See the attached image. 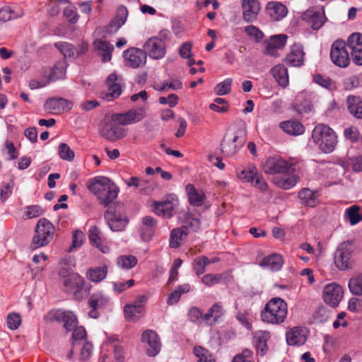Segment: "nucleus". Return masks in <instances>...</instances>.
Wrapping results in <instances>:
<instances>
[{"instance_id": "1", "label": "nucleus", "mask_w": 362, "mask_h": 362, "mask_svg": "<svg viewBox=\"0 0 362 362\" xmlns=\"http://www.w3.org/2000/svg\"><path fill=\"white\" fill-rule=\"evenodd\" d=\"M88 188L98 197L100 203L105 206H108L115 200L119 192L115 185L106 177H95Z\"/></svg>"}, {"instance_id": "2", "label": "nucleus", "mask_w": 362, "mask_h": 362, "mask_svg": "<svg viewBox=\"0 0 362 362\" xmlns=\"http://www.w3.org/2000/svg\"><path fill=\"white\" fill-rule=\"evenodd\" d=\"M313 142L325 153L332 152L337 144V136L334 131L324 124L316 125L312 132Z\"/></svg>"}, {"instance_id": "3", "label": "nucleus", "mask_w": 362, "mask_h": 362, "mask_svg": "<svg viewBox=\"0 0 362 362\" xmlns=\"http://www.w3.org/2000/svg\"><path fill=\"white\" fill-rule=\"evenodd\" d=\"M287 313L286 303L280 298H274L266 304L262 311L261 317L263 322L279 324L284 321Z\"/></svg>"}, {"instance_id": "4", "label": "nucleus", "mask_w": 362, "mask_h": 362, "mask_svg": "<svg viewBox=\"0 0 362 362\" xmlns=\"http://www.w3.org/2000/svg\"><path fill=\"white\" fill-rule=\"evenodd\" d=\"M262 170L267 175L284 174L295 171V165L289 163L280 156L267 157L261 164Z\"/></svg>"}, {"instance_id": "5", "label": "nucleus", "mask_w": 362, "mask_h": 362, "mask_svg": "<svg viewBox=\"0 0 362 362\" xmlns=\"http://www.w3.org/2000/svg\"><path fill=\"white\" fill-rule=\"evenodd\" d=\"M245 141V133L243 130L228 132L221 144L222 152L228 156L235 155Z\"/></svg>"}, {"instance_id": "6", "label": "nucleus", "mask_w": 362, "mask_h": 362, "mask_svg": "<svg viewBox=\"0 0 362 362\" xmlns=\"http://www.w3.org/2000/svg\"><path fill=\"white\" fill-rule=\"evenodd\" d=\"M105 218L112 231L123 230L129 222L122 205L109 207L105 214Z\"/></svg>"}, {"instance_id": "7", "label": "nucleus", "mask_w": 362, "mask_h": 362, "mask_svg": "<svg viewBox=\"0 0 362 362\" xmlns=\"http://www.w3.org/2000/svg\"><path fill=\"white\" fill-rule=\"evenodd\" d=\"M352 253V243L351 241L341 243L334 253V262L335 266L341 271L351 268L354 263Z\"/></svg>"}, {"instance_id": "8", "label": "nucleus", "mask_w": 362, "mask_h": 362, "mask_svg": "<svg viewBox=\"0 0 362 362\" xmlns=\"http://www.w3.org/2000/svg\"><path fill=\"white\" fill-rule=\"evenodd\" d=\"M330 59L333 64L339 67L346 68L349 65L350 58L344 41L338 40L332 43Z\"/></svg>"}, {"instance_id": "9", "label": "nucleus", "mask_w": 362, "mask_h": 362, "mask_svg": "<svg viewBox=\"0 0 362 362\" xmlns=\"http://www.w3.org/2000/svg\"><path fill=\"white\" fill-rule=\"evenodd\" d=\"M62 284L65 293L74 295V298L78 300L83 298L82 291L85 280L78 274L72 273L71 275L63 277Z\"/></svg>"}, {"instance_id": "10", "label": "nucleus", "mask_w": 362, "mask_h": 362, "mask_svg": "<svg viewBox=\"0 0 362 362\" xmlns=\"http://www.w3.org/2000/svg\"><path fill=\"white\" fill-rule=\"evenodd\" d=\"M99 132L103 138L110 141L120 139L125 136V129L113 119L103 121Z\"/></svg>"}, {"instance_id": "11", "label": "nucleus", "mask_w": 362, "mask_h": 362, "mask_svg": "<svg viewBox=\"0 0 362 362\" xmlns=\"http://www.w3.org/2000/svg\"><path fill=\"white\" fill-rule=\"evenodd\" d=\"M47 320L62 322L67 332L71 331L78 323L76 316L73 312L61 310H50L47 313Z\"/></svg>"}, {"instance_id": "12", "label": "nucleus", "mask_w": 362, "mask_h": 362, "mask_svg": "<svg viewBox=\"0 0 362 362\" xmlns=\"http://www.w3.org/2000/svg\"><path fill=\"white\" fill-rule=\"evenodd\" d=\"M322 297L327 305L335 308L344 297V289L337 283L328 284L323 288Z\"/></svg>"}, {"instance_id": "13", "label": "nucleus", "mask_w": 362, "mask_h": 362, "mask_svg": "<svg viewBox=\"0 0 362 362\" xmlns=\"http://www.w3.org/2000/svg\"><path fill=\"white\" fill-rule=\"evenodd\" d=\"M124 64L126 66L136 69L146 63V55L141 49L132 47L123 53Z\"/></svg>"}, {"instance_id": "14", "label": "nucleus", "mask_w": 362, "mask_h": 362, "mask_svg": "<svg viewBox=\"0 0 362 362\" xmlns=\"http://www.w3.org/2000/svg\"><path fill=\"white\" fill-rule=\"evenodd\" d=\"M177 204V199L175 197L170 196L165 200L155 202L153 211L158 216L170 218L174 215Z\"/></svg>"}, {"instance_id": "15", "label": "nucleus", "mask_w": 362, "mask_h": 362, "mask_svg": "<svg viewBox=\"0 0 362 362\" xmlns=\"http://www.w3.org/2000/svg\"><path fill=\"white\" fill-rule=\"evenodd\" d=\"M144 51L146 55H148L151 59H160L166 54V47L163 42H160L156 37H151L144 43Z\"/></svg>"}, {"instance_id": "16", "label": "nucleus", "mask_w": 362, "mask_h": 362, "mask_svg": "<svg viewBox=\"0 0 362 362\" xmlns=\"http://www.w3.org/2000/svg\"><path fill=\"white\" fill-rule=\"evenodd\" d=\"M141 341L147 345L146 354L148 356H155L160 352L161 343L155 331L152 329L144 331L141 335Z\"/></svg>"}, {"instance_id": "17", "label": "nucleus", "mask_w": 362, "mask_h": 362, "mask_svg": "<svg viewBox=\"0 0 362 362\" xmlns=\"http://www.w3.org/2000/svg\"><path fill=\"white\" fill-rule=\"evenodd\" d=\"M347 45L351 50L353 62L357 65H362V34H351L347 40Z\"/></svg>"}, {"instance_id": "18", "label": "nucleus", "mask_w": 362, "mask_h": 362, "mask_svg": "<svg viewBox=\"0 0 362 362\" xmlns=\"http://www.w3.org/2000/svg\"><path fill=\"white\" fill-rule=\"evenodd\" d=\"M308 330L303 327H293L286 334V342L289 346H300L307 341Z\"/></svg>"}, {"instance_id": "19", "label": "nucleus", "mask_w": 362, "mask_h": 362, "mask_svg": "<svg viewBox=\"0 0 362 362\" xmlns=\"http://www.w3.org/2000/svg\"><path fill=\"white\" fill-rule=\"evenodd\" d=\"M121 78L116 74H110L106 80V85L108 88L107 92L103 94L102 98L107 100L111 101L118 98L122 93Z\"/></svg>"}, {"instance_id": "20", "label": "nucleus", "mask_w": 362, "mask_h": 362, "mask_svg": "<svg viewBox=\"0 0 362 362\" xmlns=\"http://www.w3.org/2000/svg\"><path fill=\"white\" fill-rule=\"evenodd\" d=\"M287 38V35L284 34L271 36L269 40L264 43V52L271 57H277L279 49L284 47Z\"/></svg>"}, {"instance_id": "21", "label": "nucleus", "mask_w": 362, "mask_h": 362, "mask_svg": "<svg viewBox=\"0 0 362 362\" xmlns=\"http://www.w3.org/2000/svg\"><path fill=\"white\" fill-rule=\"evenodd\" d=\"M144 108L133 109L124 114L113 115V119L120 125H128L141 121L145 117Z\"/></svg>"}, {"instance_id": "22", "label": "nucleus", "mask_w": 362, "mask_h": 362, "mask_svg": "<svg viewBox=\"0 0 362 362\" xmlns=\"http://www.w3.org/2000/svg\"><path fill=\"white\" fill-rule=\"evenodd\" d=\"M302 17L304 21L310 24L313 30L320 29L326 20L322 8H310L303 14Z\"/></svg>"}, {"instance_id": "23", "label": "nucleus", "mask_w": 362, "mask_h": 362, "mask_svg": "<svg viewBox=\"0 0 362 362\" xmlns=\"http://www.w3.org/2000/svg\"><path fill=\"white\" fill-rule=\"evenodd\" d=\"M243 18L247 23H252L257 18L260 11L258 0H242Z\"/></svg>"}, {"instance_id": "24", "label": "nucleus", "mask_w": 362, "mask_h": 362, "mask_svg": "<svg viewBox=\"0 0 362 362\" xmlns=\"http://www.w3.org/2000/svg\"><path fill=\"white\" fill-rule=\"evenodd\" d=\"M71 108V103L62 98H52L47 100V112L59 114Z\"/></svg>"}, {"instance_id": "25", "label": "nucleus", "mask_w": 362, "mask_h": 362, "mask_svg": "<svg viewBox=\"0 0 362 362\" xmlns=\"http://www.w3.org/2000/svg\"><path fill=\"white\" fill-rule=\"evenodd\" d=\"M94 49L99 55L102 57L103 62H110L112 59V53L114 50V46L106 40L96 39L93 43Z\"/></svg>"}, {"instance_id": "26", "label": "nucleus", "mask_w": 362, "mask_h": 362, "mask_svg": "<svg viewBox=\"0 0 362 362\" xmlns=\"http://www.w3.org/2000/svg\"><path fill=\"white\" fill-rule=\"evenodd\" d=\"M270 338V334L267 331L259 330L253 334V343L255 346L257 354L264 356L267 352V341Z\"/></svg>"}, {"instance_id": "27", "label": "nucleus", "mask_w": 362, "mask_h": 362, "mask_svg": "<svg viewBox=\"0 0 362 362\" xmlns=\"http://www.w3.org/2000/svg\"><path fill=\"white\" fill-rule=\"evenodd\" d=\"M266 10L271 19L274 21L281 20L287 14L286 7L283 4L277 1L267 3Z\"/></svg>"}, {"instance_id": "28", "label": "nucleus", "mask_w": 362, "mask_h": 362, "mask_svg": "<svg viewBox=\"0 0 362 362\" xmlns=\"http://www.w3.org/2000/svg\"><path fill=\"white\" fill-rule=\"evenodd\" d=\"M304 55L303 47L295 44L291 47L290 53L287 54L286 62L291 66H300L304 63Z\"/></svg>"}, {"instance_id": "29", "label": "nucleus", "mask_w": 362, "mask_h": 362, "mask_svg": "<svg viewBox=\"0 0 362 362\" xmlns=\"http://www.w3.org/2000/svg\"><path fill=\"white\" fill-rule=\"evenodd\" d=\"M269 72L279 86L286 88L288 85V69L285 65L281 64L275 65Z\"/></svg>"}, {"instance_id": "30", "label": "nucleus", "mask_w": 362, "mask_h": 362, "mask_svg": "<svg viewBox=\"0 0 362 362\" xmlns=\"http://www.w3.org/2000/svg\"><path fill=\"white\" fill-rule=\"evenodd\" d=\"M238 177L243 182L250 183L251 185L255 182L257 177L261 174L259 173L256 166L252 164H248L244 169L236 171Z\"/></svg>"}, {"instance_id": "31", "label": "nucleus", "mask_w": 362, "mask_h": 362, "mask_svg": "<svg viewBox=\"0 0 362 362\" xmlns=\"http://www.w3.org/2000/svg\"><path fill=\"white\" fill-rule=\"evenodd\" d=\"M279 127L285 133L293 136L301 135L305 132L304 126L296 119L281 122Z\"/></svg>"}, {"instance_id": "32", "label": "nucleus", "mask_w": 362, "mask_h": 362, "mask_svg": "<svg viewBox=\"0 0 362 362\" xmlns=\"http://www.w3.org/2000/svg\"><path fill=\"white\" fill-rule=\"evenodd\" d=\"M188 235L187 226L176 228L171 230L169 246L171 248L179 247Z\"/></svg>"}, {"instance_id": "33", "label": "nucleus", "mask_w": 362, "mask_h": 362, "mask_svg": "<svg viewBox=\"0 0 362 362\" xmlns=\"http://www.w3.org/2000/svg\"><path fill=\"white\" fill-rule=\"evenodd\" d=\"M88 238L90 244L98 248L103 253H107L109 252V247L103 244L101 232L97 226H91L89 228Z\"/></svg>"}, {"instance_id": "34", "label": "nucleus", "mask_w": 362, "mask_h": 362, "mask_svg": "<svg viewBox=\"0 0 362 362\" xmlns=\"http://www.w3.org/2000/svg\"><path fill=\"white\" fill-rule=\"evenodd\" d=\"M45 242V218H40L35 227V235L32 241V247L37 249L44 245Z\"/></svg>"}, {"instance_id": "35", "label": "nucleus", "mask_w": 362, "mask_h": 362, "mask_svg": "<svg viewBox=\"0 0 362 362\" xmlns=\"http://www.w3.org/2000/svg\"><path fill=\"white\" fill-rule=\"evenodd\" d=\"M128 15L127 10L124 6H120L117 10V14L109 23L108 32H117L126 22Z\"/></svg>"}, {"instance_id": "36", "label": "nucleus", "mask_w": 362, "mask_h": 362, "mask_svg": "<svg viewBox=\"0 0 362 362\" xmlns=\"http://www.w3.org/2000/svg\"><path fill=\"white\" fill-rule=\"evenodd\" d=\"M283 264L282 257L279 255L273 254L263 258L259 265L272 271H279L281 269Z\"/></svg>"}, {"instance_id": "37", "label": "nucleus", "mask_w": 362, "mask_h": 362, "mask_svg": "<svg viewBox=\"0 0 362 362\" xmlns=\"http://www.w3.org/2000/svg\"><path fill=\"white\" fill-rule=\"evenodd\" d=\"M186 192L187 193L189 203L194 206H200L204 204L205 199L204 193L202 190H197L190 184L187 185Z\"/></svg>"}, {"instance_id": "38", "label": "nucleus", "mask_w": 362, "mask_h": 362, "mask_svg": "<svg viewBox=\"0 0 362 362\" xmlns=\"http://www.w3.org/2000/svg\"><path fill=\"white\" fill-rule=\"evenodd\" d=\"M66 66L67 64L64 59L59 60L56 62L50 71L49 77L47 78V83L48 81H55L64 78Z\"/></svg>"}, {"instance_id": "39", "label": "nucleus", "mask_w": 362, "mask_h": 362, "mask_svg": "<svg viewBox=\"0 0 362 362\" xmlns=\"http://www.w3.org/2000/svg\"><path fill=\"white\" fill-rule=\"evenodd\" d=\"M347 107L350 114L357 119H362V99L360 97L349 96Z\"/></svg>"}, {"instance_id": "40", "label": "nucleus", "mask_w": 362, "mask_h": 362, "mask_svg": "<svg viewBox=\"0 0 362 362\" xmlns=\"http://www.w3.org/2000/svg\"><path fill=\"white\" fill-rule=\"evenodd\" d=\"M59 275L61 277H65L74 273L76 267L75 259L71 256H66L59 261Z\"/></svg>"}, {"instance_id": "41", "label": "nucleus", "mask_w": 362, "mask_h": 362, "mask_svg": "<svg viewBox=\"0 0 362 362\" xmlns=\"http://www.w3.org/2000/svg\"><path fill=\"white\" fill-rule=\"evenodd\" d=\"M225 310L221 303H214L209 310V311L204 315V320L209 324L216 322L222 315H223Z\"/></svg>"}, {"instance_id": "42", "label": "nucleus", "mask_w": 362, "mask_h": 362, "mask_svg": "<svg viewBox=\"0 0 362 362\" xmlns=\"http://www.w3.org/2000/svg\"><path fill=\"white\" fill-rule=\"evenodd\" d=\"M110 303V298L102 293H93L88 300V305L90 308L103 309L107 307Z\"/></svg>"}, {"instance_id": "43", "label": "nucleus", "mask_w": 362, "mask_h": 362, "mask_svg": "<svg viewBox=\"0 0 362 362\" xmlns=\"http://www.w3.org/2000/svg\"><path fill=\"white\" fill-rule=\"evenodd\" d=\"M107 274V267L104 265L103 267L90 268L86 273V276L90 281L98 283L105 279Z\"/></svg>"}, {"instance_id": "44", "label": "nucleus", "mask_w": 362, "mask_h": 362, "mask_svg": "<svg viewBox=\"0 0 362 362\" xmlns=\"http://www.w3.org/2000/svg\"><path fill=\"white\" fill-rule=\"evenodd\" d=\"M298 197L304 204L308 206L313 207L318 202L316 193L308 188L301 189L298 193Z\"/></svg>"}, {"instance_id": "45", "label": "nucleus", "mask_w": 362, "mask_h": 362, "mask_svg": "<svg viewBox=\"0 0 362 362\" xmlns=\"http://www.w3.org/2000/svg\"><path fill=\"white\" fill-rule=\"evenodd\" d=\"M298 181L299 177L293 174L286 178H275L274 183L284 189H290L293 188Z\"/></svg>"}, {"instance_id": "46", "label": "nucleus", "mask_w": 362, "mask_h": 362, "mask_svg": "<svg viewBox=\"0 0 362 362\" xmlns=\"http://www.w3.org/2000/svg\"><path fill=\"white\" fill-rule=\"evenodd\" d=\"M360 208L356 205L351 206L345 211V218L354 226L362 220V216L359 214Z\"/></svg>"}, {"instance_id": "47", "label": "nucleus", "mask_w": 362, "mask_h": 362, "mask_svg": "<svg viewBox=\"0 0 362 362\" xmlns=\"http://www.w3.org/2000/svg\"><path fill=\"white\" fill-rule=\"evenodd\" d=\"M71 331H73V332L71 340V344L74 347L86 341L87 334L86 331L83 327L76 326Z\"/></svg>"}, {"instance_id": "48", "label": "nucleus", "mask_w": 362, "mask_h": 362, "mask_svg": "<svg viewBox=\"0 0 362 362\" xmlns=\"http://www.w3.org/2000/svg\"><path fill=\"white\" fill-rule=\"evenodd\" d=\"M348 287L352 294L362 296V274L350 279Z\"/></svg>"}, {"instance_id": "49", "label": "nucleus", "mask_w": 362, "mask_h": 362, "mask_svg": "<svg viewBox=\"0 0 362 362\" xmlns=\"http://www.w3.org/2000/svg\"><path fill=\"white\" fill-rule=\"evenodd\" d=\"M142 310L139 305H136L134 303L127 304L124 308L125 317L128 320L135 321L139 319V315Z\"/></svg>"}, {"instance_id": "50", "label": "nucleus", "mask_w": 362, "mask_h": 362, "mask_svg": "<svg viewBox=\"0 0 362 362\" xmlns=\"http://www.w3.org/2000/svg\"><path fill=\"white\" fill-rule=\"evenodd\" d=\"M195 356L198 358L197 362H215L211 353L202 346H196L193 349Z\"/></svg>"}, {"instance_id": "51", "label": "nucleus", "mask_w": 362, "mask_h": 362, "mask_svg": "<svg viewBox=\"0 0 362 362\" xmlns=\"http://www.w3.org/2000/svg\"><path fill=\"white\" fill-rule=\"evenodd\" d=\"M138 263L137 258L133 255H123L117 259V265L123 269H130Z\"/></svg>"}, {"instance_id": "52", "label": "nucleus", "mask_w": 362, "mask_h": 362, "mask_svg": "<svg viewBox=\"0 0 362 362\" xmlns=\"http://www.w3.org/2000/svg\"><path fill=\"white\" fill-rule=\"evenodd\" d=\"M86 239L85 234L80 230L74 231L72 235V243L69 248L67 250L69 252H71L81 247Z\"/></svg>"}, {"instance_id": "53", "label": "nucleus", "mask_w": 362, "mask_h": 362, "mask_svg": "<svg viewBox=\"0 0 362 362\" xmlns=\"http://www.w3.org/2000/svg\"><path fill=\"white\" fill-rule=\"evenodd\" d=\"M54 45L64 57H74L76 49L71 43L67 42H58L54 43Z\"/></svg>"}, {"instance_id": "54", "label": "nucleus", "mask_w": 362, "mask_h": 362, "mask_svg": "<svg viewBox=\"0 0 362 362\" xmlns=\"http://www.w3.org/2000/svg\"><path fill=\"white\" fill-rule=\"evenodd\" d=\"M66 4H69L68 0H49L47 11L49 15L56 16Z\"/></svg>"}, {"instance_id": "55", "label": "nucleus", "mask_w": 362, "mask_h": 362, "mask_svg": "<svg viewBox=\"0 0 362 362\" xmlns=\"http://www.w3.org/2000/svg\"><path fill=\"white\" fill-rule=\"evenodd\" d=\"M58 154L62 160L67 161H72L75 156L74 152L66 143L59 144L58 147Z\"/></svg>"}, {"instance_id": "56", "label": "nucleus", "mask_w": 362, "mask_h": 362, "mask_svg": "<svg viewBox=\"0 0 362 362\" xmlns=\"http://www.w3.org/2000/svg\"><path fill=\"white\" fill-rule=\"evenodd\" d=\"M206 256L202 255L197 257L192 262L193 270L197 276L204 274L206 271Z\"/></svg>"}, {"instance_id": "57", "label": "nucleus", "mask_w": 362, "mask_h": 362, "mask_svg": "<svg viewBox=\"0 0 362 362\" xmlns=\"http://www.w3.org/2000/svg\"><path fill=\"white\" fill-rule=\"evenodd\" d=\"M245 33L256 42H260L264 38V33L256 26L248 25L245 27Z\"/></svg>"}, {"instance_id": "58", "label": "nucleus", "mask_w": 362, "mask_h": 362, "mask_svg": "<svg viewBox=\"0 0 362 362\" xmlns=\"http://www.w3.org/2000/svg\"><path fill=\"white\" fill-rule=\"evenodd\" d=\"M64 16L71 24L77 23L79 16L77 13L76 8L74 6L69 4L64 8Z\"/></svg>"}, {"instance_id": "59", "label": "nucleus", "mask_w": 362, "mask_h": 362, "mask_svg": "<svg viewBox=\"0 0 362 362\" xmlns=\"http://www.w3.org/2000/svg\"><path fill=\"white\" fill-rule=\"evenodd\" d=\"M232 81V79L228 78L218 83L214 88V93L218 95L228 94L230 91Z\"/></svg>"}, {"instance_id": "60", "label": "nucleus", "mask_w": 362, "mask_h": 362, "mask_svg": "<svg viewBox=\"0 0 362 362\" xmlns=\"http://www.w3.org/2000/svg\"><path fill=\"white\" fill-rule=\"evenodd\" d=\"M223 278L222 274H207L202 277V282L208 287H211L221 282Z\"/></svg>"}, {"instance_id": "61", "label": "nucleus", "mask_w": 362, "mask_h": 362, "mask_svg": "<svg viewBox=\"0 0 362 362\" xmlns=\"http://www.w3.org/2000/svg\"><path fill=\"white\" fill-rule=\"evenodd\" d=\"M329 316V311L323 306L319 307L313 313V317L315 322L323 323L327 321Z\"/></svg>"}, {"instance_id": "62", "label": "nucleus", "mask_w": 362, "mask_h": 362, "mask_svg": "<svg viewBox=\"0 0 362 362\" xmlns=\"http://www.w3.org/2000/svg\"><path fill=\"white\" fill-rule=\"evenodd\" d=\"M24 210L23 217L27 219L38 217L43 213V209L37 205L28 206Z\"/></svg>"}, {"instance_id": "63", "label": "nucleus", "mask_w": 362, "mask_h": 362, "mask_svg": "<svg viewBox=\"0 0 362 362\" xmlns=\"http://www.w3.org/2000/svg\"><path fill=\"white\" fill-rule=\"evenodd\" d=\"M6 323L10 329H16L21 324V317L16 313H9L7 316Z\"/></svg>"}, {"instance_id": "64", "label": "nucleus", "mask_w": 362, "mask_h": 362, "mask_svg": "<svg viewBox=\"0 0 362 362\" xmlns=\"http://www.w3.org/2000/svg\"><path fill=\"white\" fill-rule=\"evenodd\" d=\"M232 362H255L253 360V353L251 350L245 349L242 353L234 356Z\"/></svg>"}]
</instances>
